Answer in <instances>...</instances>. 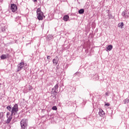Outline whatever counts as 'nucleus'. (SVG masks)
<instances>
[{"label": "nucleus", "mask_w": 129, "mask_h": 129, "mask_svg": "<svg viewBox=\"0 0 129 129\" xmlns=\"http://www.w3.org/2000/svg\"><path fill=\"white\" fill-rule=\"evenodd\" d=\"M51 58V56H47V59H50V58Z\"/></svg>", "instance_id": "nucleus-21"}, {"label": "nucleus", "mask_w": 129, "mask_h": 129, "mask_svg": "<svg viewBox=\"0 0 129 129\" xmlns=\"http://www.w3.org/2000/svg\"><path fill=\"white\" fill-rule=\"evenodd\" d=\"M10 114H11L10 112H7V117H9V115H10Z\"/></svg>", "instance_id": "nucleus-19"}, {"label": "nucleus", "mask_w": 129, "mask_h": 129, "mask_svg": "<svg viewBox=\"0 0 129 129\" xmlns=\"http://www.w3.org/2000/svg\"><path fill=\"white\" fill-rule=\"evenodd\" d=\"M105 105L106 106H109L110 104H109V103H106V104H105Z\"/></svg>", "instance_id": "nucleus-20"}, {"label": "nucleus", "mask_w": 129, "mask_h": 129, "mask_svg": "<svg viewBox=\"0 0 129 129\" xmlns=\"http://www.w3.org/2000/svg\"><path fill=\"white\" fill-rule=\"evenodd\" d=\"M22 129H26L28 126V120L24 119H22L20 122Z\"/></svg>", "instance_id": "nucleus-2"}, {"label": "nucleus", "mask_w": 129, "mask_h": 129, "mask_svg": "<svg viewBox=\"0 0 129 129\" xmlns=\"http://www.w3.org/2000/svg\"><path fill=\"white\" fill-rule=\"evenodd\" d=\"M7 109H8V110H9V111H11V110H12V107H11V106H7Z\"/></svg>", "instance_id": "nucleus-18"}, {"label": "nucleus", "mask_w": 129, "mask_h": 129, "mask_svg": "<svg viewBox=\"0 0 129 129\" xmlns=\"http://www.w3.org/2000/svg\"><path fill=\"white\" fill-rule=\"evenodd\" d=\"M128 102H129L128 98H126L123 100L124 104H126V103H128Z\"/></svg>", "instance_id": "nucleus-16"}, {"label": "nucleus", "mask_w": 129, "mask_h": 129, "mask_svg": "<svg viewBox=\"0 0 129 129\" xmlns=\"http://www.w3.org/2000/svg\"><path fill=\"white\" fill-rule=\"evenodd\" d=\"M1 59L2 60H5V59H7V55L6 54H3L1 56Z\"/></svg>", "instance_id": "nucleus-13"}, {"label": "nucleus", "mask_w": 129, "mask_h": 129, "mask_svg": "<svg viewBox=\"0 0 129 129\" xmlns=\"http://www.w3.org/2000/svg\"><path fill=\"white\" fill-rule=\"evenodd\" d=\"M62 19L63 21H64L65 22H67V21L69 20V16L65 15Z\"/></svg>", "instance_id": "nucleus-12"}, {"label": "nucleus", "mask_w": 129, "mask_h": 129, "mask_svg": "<svg viewBox=\"0 0 129 129\" xmlns=\"http://www.w3.org/2000/svg\"><path fill=\"white\" fill-rule=\"evenodd\" d=\"M19 111V107L17 104H16L12 108L11 110V114L15 115L16 113H18Z\"/></svg>", "instance_id": "nucleus-3"}, {"label": "nucleus", "mask_w": 129, "mask_h": 129, "mask_svg": "<svg viewBox=\"0 0 129 129\" xmlns=\"http://www.w3.org/2000/svg\"><path fill=\"white\" fill-rule=\"evenodd\" d=\"M52 63L53 64H54L55 65V66H56V65H57V64H58V58H55L52 60Z\"/></svg>", "instance_id": "nucleus-11"}, {"label": "nucleus", "mask_w": 129, "mask_h": 129, "mask_svg": "<svg viewBox=\"0 0 129 129\" xmlns=\"http://www.w3.org/2000/svg\"><path fill=\"white\" fill-rule=\"evenodd\" d=\"M118 27L119 28H120V29H122V28H123V23L122 22V23H120L118 24Z\"/></svg>", "instance_id": "nucleus-14"}, {"label": "nucleus", "mask_w": 129, "mask_h": 129, "mask_svg": "<svg viewBox=\"0 0 129 129\" xmlns=\"http://www.w3.org/2000/svg\"><path fill=\"white\" fill-rule=\"evenodd\" d=\"M7 120L6 121V123H10L13 119V114H11L8 117H7Z\"/></svg>", "instance_id": "nucleus-8"}, {"label": "nucleus", "mask_w": 129, "mask_h": 129, "mask_svg": "<svg viewBox=\"0 0 129 129\" xmlns=\"http://www.w3.org/2000/svg\"><path fill=\"white\" fill-rule=\"evenodd\" d=\"M11 8L13 13H15V12H16L17 10H18V8L17 7V5H16V4H11Z\"/></svg>", "instance_id": "nucleus-4"}, {"label": "nucleus", "mask_w": 129, "mask_h": 129, "mask_svg": "<svg viewBox=\"0 0 129 129\" xmlns=\"http://www.w3.org/2000/svg\"><path fill=\"white\" fill-rule=\"evenodd\" d=\"M99 115H100V116H101V117H104V115H105V112L103 111V110L99 109Z\"/></svg>", "instance_id": "nucleus-7"}, {"label": "nucleus", "mask_w": 129, "mask_h": 129, "mask_svg": "<svg viewBox=\"0 0 129 129\" xmlns=\"http://www.w3.org/2000/svg\"><path fill=\"white\" fill-rule=\"evenodd\" d=\"M122 16L124 17V18H128L129 17L128 11H123L122 13Z\"/></svg>", "instance_id": "nucleus-6"}, {"label": "nucleus", "mask_w": 129, "mask_h": 129, "mask_svg": "<svg viewBox=\"0 0 129 129\" xmlns=\"http://www.w3.org/2000/svg\"><path fill=\"white\" fill-rule=\"evenodd\" d=\"M112 48H113V46L112 45H109L106 47V49H107V51H111Z\"/></svg>", "instance_id": "nucleus-10"}, {"label": "nucleus", "mask_w": 129, "mask_h": 129, "mask_svg": "<svg viewBox=\"0 0 129 129\" xmlns=\"http://www.w3.org/2000/svg\"><path fill=\"white\" fill-rule=\"evenodd\" d=\"M34 2H37V0H34Z\"/></svg>", "instance_id": "nucleus-24"}, {"label": "nucleus", "mask_w": 129, "mask_h": 129, "mask_svg": "<svg viewBox=\"0 0 129 129\" xmlns=\"http://www.w3.org/2000/svg\"><path fill=\"white\" fill-rule=\"evenodd\" d=\"M79 74V73H76V74H75V75H77L78 74Z\"/></svg>", "instance_id": "nucleus-23"}, {"label": "nucleus", "mask_w": 129, "mask_h": 129, "mask_svg": "<svg viewBox=\"0 0 129 129\" xmlns=\"http://www.w3.org/2000/svg\"><path fill=\"white\" fill-rule=\"evenodd\" d=\"M79 14L80 15H82V14H84V9H82L79 11Z\"/></svg>", "instance_id": "nucleus-15"}, {"label": "nucleus", "mask_w": 129, "mask_h": 129, "mask_svg": "<svg viewBox=\"0 0 129 129\" xmlns=\"http://www.w3.org/2000/svg\"><path fill=\"white\" fill-rule=\"evenodd\" d=\"M52 110H57V106H54L52 107Z\"/></svg>", "instance_id": "nucleus-17"}, {"label": "nucleus", "mask_w": 129, "mask_h": 129, "mask_svg": "<svg viewBox=\"0 0 129 129\" xmlns=\"http://www.w3.org/2000/svg\"><path fill=\"white\" fill-rule=\"evenodd\" d=\"M57 89H58V85L57 84H56V85L54 86V88H52L51 92H53V93H57Z\"/></svg>", "instance_id": "nucleus-9"}, {"label": "nucleus", "mask_w": 129, "mask_h": 129, "mask_svg": "<svg viewBox=\"0 0 129 129\" xmlns=\"http://www.w3.org/2000/svg\"><path fill=\"white\" fill-rule=\"evenodd\" d=\"M24 62H20L18 65V69H17V71H21L22 69H23V68L24 67Z\"/></svg>", "instance_id": "nucleus-5"}, {"label": "nucleus", "mask_w": 129, "mask_h": 129, "mask_svg": "<svg viewBox=\"0 0 129 129\" xmlns=\"http://www.w3.org/2000/svg\"><path fill=\"white\" fill-rule=\"evenodd\" d=\"M105 95H106V96H108V92H106V93H105Z\"/></svg>", "instance_id": "nucleus-22"}, {"label": "nucleus", "mask_w": 129, "mask_h": 129, "mask_svg": "<svg viewBox=\"0 0 129 129\" xmlns=\"http://www.w3.org/2000/svg\"><path fill=\"white\" fill-rule=\"evenodd\" d=\"M37 13V18L39 21H42L43 18H45L44 16V13L41 11L40 8H38L36 11Z\"/></svg>", "instance_id": "nucleus-1"}]
</instances>
